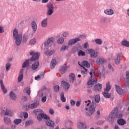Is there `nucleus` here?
I'll list each match as a JSON object with an SVG mask.
<instances>
[{
    "label": "nucleus",
    "mask_w": 129,
    "mask_h": 129,
    "mask_svg": "<svg viewBox=\"0 0 129 129\" xmlns=\"http://www.w3.org/2000/svg\"><path fill=\"white\" fill-rule=\"evenodd\" d=\"M123 115L122 114L118 113V108L116 107L110 113L108 116V120L110 124H113L116 118H120L117 120V123L119 125H124L126 124V121L121 118Z\"/></svg>",
    "instance_id": "1"
},
{
    "label": "nucleus",
    "mask_w": 129,
    "mask_h": 129,
    "mask_svg": "<svg viewBox=\"0 0 129 129\" xmlns=\"http://www.w3.org/2000/svg\"><path fill=\"white\" fill-rule=\"evenodd\" d=\"M30 55L32 56L31 58L27 59L22 64V68H26V67H29L30 65V61L31 62H34L31 66L32 70H37L40 66V61H39V57H40L39 53H35L34 51L30 52Z\"/></svg>",
    "instance_id": "2"
},
{
    "label": "nucleus",
    "mask_w": 129,
    "mask_h": 129,
    "mask_svg": "<svg viewBox=\"0 0 129 129\" xmlns=\"http://www.w3.org/2000/svg\"><path fill=\"white\" fill-rule=\"evenodd\" d=\"M13 34V38L15 40V43L17 46H21V44H22V43H27V41H28V33H25L23 36H22L21 34H19L18 29H14Z\"/></svg>",
    "instance_id": "3"
},
{
    "label": "nucleus",
    "mask_w": 129,
    "mask_h": 129,
    "mask_svg": "<svg viewBox=\"0 0 129 129\" xmlns=\"http://www.w3.org/2000/svg\"><path fill=\"white\" fill-rule=\"evenodd\" d=\"M95 108H96V104L94 103V101H93L91 103L88 111L85 113V115L89 117H91L95 112Z\"/></svg>",
    "instance_id": "4"
},
{
    "label": "nucleus",
    "mask_w": 129,
    "mask_h": 129,
    "mask_svg": "<svg viewBox=\"0 0 129 129\" xmlns=\"http://www.w3.org/2000/svg\"><path fill=\"white\" fill-rule=\"evenodd\" d=\"M40 112L38 114V113ZM43 112V110L41 109H35L33 110V113L35 115H37V120L38 121H42L43 120V118H44V114Z\"/></svg>",
    "instance_id": "5"
},
{
    "label": "nucleus",
    "mask_w": 129,
    "mask_h": 129,
    "mask_svg": "<svg viewBox=\"0 0 129 129\" xmlns=\"http://www.w3.org/2000/svg\"><path fill=\"white\" fill-rule=\"evenodd\" d=\"M110 85L109 83V82H108L106 83V87L104 89V92L102 93V94L105 98H110V96L111 95V94L108 93L109 92V90H110L111 89Z\"/></svg>",
    "instance_id": "6"
},
{
    "label": "nucleus",
    "mask_w": 129,
    "mask_h": 129,
    "mask_svg": "<svg viewBox=\"0 0 129 129\" xmlns=\"http://www.w3.org/2000/svg\"><path fill=\"white\" fill-rule=\"evenodd\" d=\"M47 8V13L46 15L47 16H52L54 14V6H53V3H48L46 5Z\"/></svg>",
    "instance_id": "7"
},
{
    "label": "nucleus",
    "mask_w": 129,
    "mask_h": 129,
    "mask_svg": "<svg viewBox=\"0 0 129 129\" xmlns=\"http://www.w3.org/2000/svg\"><path fill=\"white\" fill-rule=\"evenodd\" d=\"M55 42V38L53 37H50L48 38L46 41L44 42V50H48V48L49 47V45L51 44V43H54Z\"/></svg>",
    "instance_id": "8"
},
{
    "label": "nucleus",
    "mask_w": 129,
    "mask_h": 129,
    "mask_svg": "<svg viewBox=\"0 0 129 129\" xmlns=\"http://www.w3.org/2000/svg\"><path fill=\"white\" fill-rule=\"evenodd\" d=\"M88 52H89V53L90 54L91 58H96V57H97L98 52L95 50L90 48L88 49Z\"/></svg>",
    "instance_id": "9"
},
{
    "label": "nucleus",
    "mask_w": 129,
    "mask_h": 129,
    "mask_svg": "<svg viewBox=\"0 0 129 129\" xmlns=\"http://www.w3.org/2000/svg\"><path fill=\"white\" fill-rule=\"evenodd\" d=\"M81 39L79 38H76L75 39H72L69 40L68 42V45L69 46H72V45H74V44H76L77 42H81Z\"/></svg>",
    "instance_id": "10"
},
{
    "label": "nucleus",
    "mask_w": 129,
    "mask_h": 129,
    "mask_svg": "<svg viewBox=\"0 0 129 129\" xmlns=\"http://www.w3.org/2000/svg\"><path fill=\"white\" fill-rule=\"evenodd\" d=\"M78 64L79 66H80L81 67H82V68H83L84 70H85L86 68H85L84 66H85V67H87V68H89L90 67V64L88 63V61L86 60H84L82 62V65L80 64V63L79 62V61L78 62Z\"/></svg>",
    "instance_id": "11"
},
{
    "label": "nucleus",
    "mask_w": 129,
    "mask_h": 129,
    "mask_svg": "<svg viewBox=\"0 0 129 129\" xmlns=\"http://www.w3.org/2000/svg\"><path fill=\"white\" fill-rule=\"evenodd\" d=\"M124 81L125 82L124 87H129V72H126V77L124 78Z\"/></svg>",
    "instance_id": "12"
},
{
    "label": "nucleus",
    "mask_w": 129,
    "mask_h": 129,
    "mask_svg": "<svg viewBox=\"0 0 129 129\" xmlns=\"http://www.w3.org/2000/svg\"><path fill=\"white\" fill-rule=\"evenodd\" d=\"M0 84H1V89L4 94H7L8 92V89L5 87V85L4 84V82L3 81V80H0Z\"/></svg>",
    "instance_id": "13"
},
{
    "label": "nucleus",
    "mask_w": 129,
    "mask_h": 129,
    "mask_svg": "<svg viewBox=\"0 0 129 129\" xmlns=\"http://www.w3.org/2000/svg\"><path fill=\"white\" fill-rule=\"evenodd\" d=\"M101 89H102V85L101 84H97L94 87V91H101Z\"/></svg>",
    "instance_id": "14"
},
{
    "label": "nucleus",
    "mask_w": 129,
    "mask_h": 129,
    "mask_svg": "<svg viewBox=\"0 0 129 129\" xmlns=\"http://www.w3.org/2000/svg\"><path fill=\"white\" fill-rule=\"evenodd\" d=\"M31 28L33 30V31L34 32V33H35L36 31L38 30V26L37 25V23H36V21H32L31 23Z\"/></svg>",
    "instance_id": "15"
},
{
    "label": "nucleus",
    "mask_w": 129,
    "mask_h": 129,
    "mask_svg": "<svg viewBox=\"0 0 129 129\" xmlns=\"http://www.w3.org/2000/svg\"><path fill=\"white\" fill-rule=\"evenodd\" d=\"M61 84H62L63 88H64L65 90L66 91H68V89H69V88L70 87V84H69V83L65 82L64 81H62L61 82Z\"/></svg>",
    "instance_id": "16"
},
{
    "label": "nucleus",
    "mask_w": 129,
    "mask_h": 129,
    "mask_svg": "<svg viewBox=\"0 0 129 129\" xmlns=\"http://www.w3.org/2000/svg\"><path fill=\"white\" fill-rule=\"evenodd\" d=\"M38 106H39V103L38 102H34L28 105V108L30 109H34V108H37Z\"/></svg>",
    "instance_id": "17"
},
{
    "label": "nucleus",
    "mask_w": 129,
    "mask_h": 129,
    "mask_svg": "<svg viewBox=\"0 0 129 129\" xmlns=\"http://www.w3.org/2000/svg\"><path fill=\"white\" fill-rule=\"evenodd\" d=\"M24 78V69H21L20 71V75L18 77V82H21Z\"/></svg>",
    "instance_id": "18"
},
{
    "label": "nucleus",
    "mask_w": 129,
    "mask_h": 129,
    "mask_svg": "<svg viewBox=\"0 0 129 129\" xmlns=\"http://www.w3.org/2000/svg\"><path fill=\"white\" fill-rule=\"evenodd\" d=\"M45 123L47 126H50V127H53V126H55V122L53 121V120L51 119L47 120L45 121Z\"/></svg>",
    "instance_id": "19"
},
{
    "label": "nucleus",
    "mask_w": 129,
    "mask_h": 129,
    "mask_svg": "<svg viewBox=\"0 0 129 129\" xmlns=\"http://www.w3.org/2000/svg\"><path fill=\"white\" fill-rule=\"evenodd\" d=\"M78 127L80 129H86L87 126L85 123L82 122H79L77 123Z\"/></svg>",
    "instance_id": "20"
},
{
    "label": "nucleus",
    "mask_w": 129,
    "mask_h": 129,
    "mask_svg": "<svg viewBox=\"0 0 129 129\" xmlns=\"http://www.w3.org/2000/svg\"><path fill=\"white\" fill-rule=\"evenodd\" d=\"M115 89L116 92L118 94L121 95L122 94H123V90L119 86L115 85Z\"/></svg>",
    "instance_id": "21"
},
{
    "label": "nucleus",
    "mask_w": 129,
    "mask_h": 129,
    "mask_svg": "<svg viewBox=\"0 0 129 129\" xmlns=\"http://www.w3.org/2000/svg\"><path fill=\"white\" fill-rule=\"evenodd\" d=\"M105 59L103 57H100L97 59L96 63L98 65H101V64H104L105 62Z\"/></svg>",
    "instance_id": "22"
},
{
    "label": "nucleus",
    "mask_w": 129,
    "mask_h": 129,
    "mask_svg": "<svg viewBox=\"0 0 129 129\" xmlns=\"http://www.w3.org/2000/svg\"><path fill=\"white\" fill-rule=\"evenodd\" d=\"M104 14H105V15H108V16H112V15L114 14V11L111 9H106L104 11Z\"/></svg>",
    "instance_id": "23"
},
{
    "label": "nucleus",
    "mask_w": 129,
    "mask_h": 129,
    "mask_svg": "<svg viewBox=\"0 0 129 129\" xmlns=\"http://www.w3.org/2000/svg\"><path fill=\"white\" fill-rule=\"evenodd\" d=\"M41 27L42 28H46L48 26V18L43 19L41 23Z\"/></svg>",
    "instance_id": "24"
},
{
    "label": "nucleus",
    "mask_w": 129,
    "mask_h": 129,
    "mask_svg": "<svg viewBox=\"0 0 129 129\" xmlns=\"http://www.w3.org/2000/svg\"><path fill=\"white\" fill-rule=\"evenodd\" d=\"M121 46H123V47H126V48H129V41L126 40V39H123L121 42Z\"/></svg>",
    "instance_id": "25"
},
{
    "label": "nucleus",
    "mask_w": 129,
    "mask_h": 129,
    "mask_svg": "<svg viewBox=\"0 0 129 129\" xmlns=\"http://www.w3.org/2000/svg\"><path fill=\"white\" fill-rule=\"evenodd\" d=\"M70 83L72 84L74 83V81H75V79H76V77H75V75L73 73H72L70 75Z\"/></svg>",
    "instance_id": "26"
},
{
    "label": "nucleus",
    "mask_w": 129,
    "mask_h": 129,
    "mask_svg": "<svg viewBox=\"0 0 129 129\" xmlns=\"http://www.w3.org/2000/svg\"><path fill=\"white\" fill-rule=\"evenodd\" d=\"M67 69V66L66 64L62 66L60 68V72L61 74H64L65 72H66Z\"/></svg>",
    "instance_id": "27"
},
{
    "label": "nucleus",
    "mask_w": 129,
    "mask_h": 129,
    "mask_svg": "<svg viewBox=\"0 0 129 129\" xmlns=\"http://www.w3.org/2000/svg\"><path fill=\"white\" fill-rule=\"evenodd\" d=\"M45 50H46V49H45ZM54 53H55L54 50L49 51L48 49H47V50L44 52V54L46 55V56H52V55H53Z\"/></svg>",
    "instance_id": "28"
},
{
    "label": "nucleus",
    "mask_w": 129,
    "mask_h": 129,
    "mask_svg": "<svg viewBox=\"0 0 129 129\" xmlns=\"http://www.w3.org/2000/svg\"><path fill=\"white\" fill-rule=\"evenodd\" d=\"M9 95L11 99H12V100H16V99H17V95H16V94L14 93V92L13 91L10 92Z\"/></svg>",
    "instance_id": "29"
},
{
    "label": "nucleus",
    "mask_w": 129,
    "mask_h": 129,
    "mask_svg": "<svg viewBox=\"0 0 129 129\" xmlns=\"http://www.w3.org/2000/svg\"><path fill=\"white\" fill-rule=\"evenodd\" d=\"M57 61L55 59H52L50 62V68L51 69H54L56 66V63Z\"/></svg>",
    "instance_id": "30"
},
{
    "label": "nucleus",
    "mask_w": 129,
    "mask_h": 129,
    "mask_svg": "<svg viewBox=\"0 0 129 129\" xmlns=\"http://www.w3.org/2000/svg\"><path fill=\"white\" fill-rule=\"evenodd\" d=\"M96 82H97V80H96L90 79L87 82V85H93V84H95Z\"/></svg>",
    "instance_id": "31"
},
{
    "label": "nucleus",
    "mask_w": 129,
    "mask_h": 129,
    "mask_svg": "<svg viewBox=\"0 0 129 129\" xmlns=\"http://www.w3.org/2000/svg\"><path fill=\"white\" fill-rule=\"evenodd\" d=\"M5 112L4 113L5 115H9V116H12L13 114V111L11 110H7V108L5 109Z\"/></svg>",
    "instance_id": "32"
},
{
    "label": "nucleus",
    "mask_w": 129,
    "mask_h": 129,
    "mask_svg": "<svg viewBox=\"0 0 129 129\" xmlns=\"http://www.w3.org/2000/svg\"><path fill=\"white\" fill-rule=\"evenodd\" d=\"M4 122L6 123V124H11L12 121L11 119L8 117H5L4 118Z\"/></svg>",
    "instance_id": "33"
},
{
    "label": "nucleus",
    "mask_w": 129,
    "mask_h": 129,
    "mask_svg": "<svg viewBox=\"0 0 129 129\" xmlns=\"http://www.w3.org/2000/svg\"><path fill=\"white\" fill-rule=\"evenodd\" d=\"M60 99L62 102H66V98L64 96V92L61 93Z\"/></svg>",
    "instance_id": "34"
},
{
    "label": "nucleus",
    "mask_w": 129,
    "mask_h": 129,
    "mask_svg": "<svg viewBox=\"0 0 129 129\" xmlns=\"http://www.w3.org/2000/svg\"><path fill=\"white\" fill-rule=\"evenodd\" d=\"M95 101L97 103H99L100 101V96L98 94H97L95 97Z\"/></svg>",
    "instance_id": "35"
},
{
    "label": "nucleus",
    "mask_w": 129,
    "mask_h": 129,
    "mask_svg": "<svg viewBox=\"0 0 129 129\" xmlns=\"http://www.w3.org/2000/svg\"><path fill=\"white\" fill-rule=\"evenodd\" d=\"M101 24H105L106 22H107V17H102L100 21Z\"/></svg>",
    "instance_id": "36"
},
{
    "label": "nucleus",
    "mask_w": 129,
    "mask_h": 129,
    "mask_svg": "<svg viewBox=\"0 0 129 129\" xmlns=\"http://www.w3.org/2000/svg\"><path fill=\"white\" fill-rule=\"evenodd\" d=\"M69 48V46L68 45H63L60 48V51L61 52H64L65 50H67Z\"/></svg>",
    "instance_id": "37"
},
{
    "label": "nucleus",
    "mask_w": 129,
    "mask_h": 129,
    "mask_svg": "<svg viewBox=\"0 0 129 129\" xmlns=\"http://www.w3.org/2000/svg\"><path fill=\"white\" fill-rule=\"evenodd\" d=\"M24 92L27 93L28 95H30L31 94V89L27 87L24 90Z\"/></svg>",
    "instance_id": "38"
},
{
    "label": "nucleus",
    "mask_w": 129,
    "mask_h": 129,
    "mask_svg": "<svg viewBox=\"0 0 129 129\" xmlns=\"http://www.w3.org/2000/svg\"><path fill=\"white\" fill-rule=\"evenodd\" d=\"M95 42L97 45H101L102 44V40L101 39H96Z\"/></svg>",
    "instance_id": "39"
},
{
    "label": "nucleus",
    "mask_w": 129,
    "mask_h": 129,
    "mask_svg": "<svg viewBox=\"0 0 129 129\" xmlns=\"http://www.w3.org/2000/svg\"><path fill=\"white\" fill-rule=\"evenodd\" d=\"M14 122L15 124H16V125L20 124V123H21V122H22V119H15L14 120Z\"/></svg>",
    "instance_id": "40"
},
{
    "label": "nucleus",
    "mask_w": 129,
    "mask_h": 129,
    "mask_svg": "<svg viewBox=\"0 0 129 129\" xmlns=\"http://www.w3.org/2000/svg\"><path fill=\"white\" fill-rule=\"evenodd\" d=\"M11 66H12V64H11L10 62H8L6 64V71H9L10 70V69L11 68Z\"/></svg>",
    "instance_id": "41"
},
{
    "label": "nucleus",
    "mask_w": 129,
    "mask_h": 129,
    "mask_svg": "<svg viewBox=\"0 0 129 129\" xmlns=\"http://www.w3.org/2000/svg\"><path fill=\"white\" fill-rule=\"evenodd\" d=\"M53 89H54L55 92H58V91H59V90L60 89V86H59L58 85H55L53 87Z\"/></svg>",
    "instance_id": "42"
},
{
    "label": "nucleus",
    "mask_w": 129,
    "mask_h": 129,
    "mask_svg": "<svg viewBox=\"0 0 129 129\" xmlns=\"http://www.w3.org/2000/svg\"><path fill=\"white\" fill-rule=\"evenodd\" d=\"M63 42H64V38H63V37L59 38L57 41V43H58V44H62Z\"/></svg>",
    "instance_id": "43"
},
{
    "label": "nucleus",
    "mask_w": 129,
    "mask_h": 129,
    "mask_svg": "<svg viewBox=\"0 0 129 129\" xmlns=\"http://www.w3.org/2000/svg\"><path fill=\"white\" fill-rule=\"evenodd\" d=\"M32 123H33V120H28L25 122V126H28V125H30V124H32Z\"/></svg>",
    "instance_id": "44"
},
{
    "label": "nucleus",
    "mask_w": 129,
    "mask_h": 129,
    "mask_svg": "<svg viewBox=\"0 0 129 129\" xmlns=\"http://www.w3.org/2000/svg\"><path fill=\"white\" fill-rule=\"evenodd\" d=\"M78 55L79 56H85V52L81 50L78 52Z\"/></svg>",
    "instance_id": "45"
},
{
    "label": "nucleus",
    "mask_w": 129,
    "mask_h": 129,
    "mask_svg": "<svg viewBox=\"0 0 129 129\" xmlns=\"http://www.w3.org/2000/svg\"><path fill=\"white\" fill-rule=\"evenodd\" d=\"M36 43V39L33 38L30 41L29 44L30 45H35Z\"/></svg>",
    "instance_id": "46"
},
{
    "label": "nucleus",
    "mask_w": 129,
    "mask_h": 129,
    "mask_svg": "<svg viewBox=\"0 0 129 129\" xmlns=\"http://www.w3.org/2000/svg\"><path fill=\"white\" fill-rule=\"evenodd\" d=\"M92 88V86L87 87V92H88V93H92V90H91Z\"/></svg>",
    "instance_id": "47"
},
{
    "label": "nucleus",
    "mask_w": 129,
    "mask_h": 129,
    "mask_svg": "<svg viewBox=\"0 0 129 129\" xmlns=\"http://www.w3.org/2000/svg\"><path fill=\"white\" fill-rule=\"evenodd\" d=\"M49 113H50V114H51V115H53V114H54V113H55V112L54 111V109H53V108H49Z\"/></svg>",
    "instance_id": "48"
},
{
    "label": "nucleus",
    "mask_w": 129,
    "mask_h": 129,
    "mask_svg": "<svg viewBox=\"0 0 129 129\" xmlns=\"http://www.w3.org/2000/svg\"><path fill=\"white\" fill-rule=\"evenodd\" d=\"M43 118L44 119H46V120H49V119H50V116L46 114H44Z\"/></svg>",
    "instance_id": "49"
},
{
    "label": "nucleus",
    "mask_w": 129,
    "mask_h": 129,
    "mask_svg": "<svg viewBox=\"0 0 129 129\" xmlns=\"http://www.w3.org/2000/svg\"><path fill=\"white\" fill-rule=\"evenodd\" d=\"M38 94L39 97H42L44 95V93H43V90H40L38 92Z\"/></svg>",
    "instance_id": "50"
},
{
    "label": "nucleus",
    "mask_w": 129,
    "mask_h": 129,
    "mask_svg": "<svg viewBox=\"0 0 129 129\" xmlns=\"http://www.w3.org/2000/svg\"><path fill=\"white\" fill-rule=\"evenodd\" d=\"M111 62H109L108 64V68H109V69H110V70H112V71H113V68H112V66H111Z\"/></svg>",
    "instance_id": "51"
},
{
    "label": "nucleus",
    "mask_w": 129,
    "mask_h": 129,
    "mask_svg": "<svg viewBox=\"0 0 129 129\" xmlns=\"http://www.w3.org/2000/svg\"><path fill=\"white\" fill-rule=\"evenodd\" d=\"M76 101L73 100H71L70 101V104L71 105V106H74L75 105V103H76Z\"/></svg>",
    "instance_id": "52"
},
{
    "label": "nucleus",
    "mask_w": 129,
    "mask_h": 129,
    "mask_svg": "<svg viewBox=\"0 0 129 129\" xmlns=\"http://www.w3.org/2000/svg\"><path fill=\"white\" fill-rule=\"evenodd\" d=\"M5 32V29H4V27L0 26V34H3V33Z\"/></svg>",
    "instance_id": "53"
},
{
    "label": "nucleus",
    "mask_w": 129,
    "mask_h": 129,
    "mask_svg": "<svg viewBox=\"0 0 129 129\" xmlns=\"http://www.w3.org/2000/svg\"><path fill=\"white\" fill-rule=\"evenodd\" d=\"M89 47V44H88V42H86L84 44V49H88V47Z\"/></svg>",
    "instance_id": "54"
},
{
    "label": "nucleus",
    "mask_w": 129,
    "mask_h": 129,
    "mask_svg": "<svg viewBox=\"0 0 129 129\" xmlns=\"http://www.w3.org/2000/svg\"><path fill=\"white\" fill-rule=\"evenodd\" d=\"M46 100H47V97L46 96H44L41 99L42 102H46Z\"/></svg>",
    "instance_id": "55"
},
{
    "label": "nucleus",
    "mask_w": 129,
    "mask_h": 129,
    "mask_svg": "<svg viewBox=\"0 0 129 129\" xmlns=\"http://www.w3.org/2000/svg\"><path fill=\"white\" fill-rule=\"evenodd\" d=\"M69 35V33L68 32H64L62 34L63 37H64L65 38L66 37H67V36H68Z\"/></svg>",
    "instance_id": "56"
},
{
    "label": "nucleus",
    "mask_w": 129,
    "mask_h": 129,
    "mask_svg": "<svg viewBox=\"0 0 129 129\" xmlns=\"http://www.w3.org/2000/svg\"><path fill=\"white\" fill-rule=\"evenodd\" d=\"M115 64H116L117 65H118V64H119V63H120V60L117 58L115 59Z\"/></svg>",
    "instance_id": "57"
},
{
    "label": "nucleus",
    "mask_w": 129,
    "mask_h": 129,
    "mask_svg": "<svg viewBox=\"0 0 129 129\" xmlns=\"http://www.w3.org/2000/svg\"><path fill=\"white\" fill-rule=\"evenodd\" d=\"M117 58L119 59V60H121V53H118L117 54Z\"/></svg>",
    "instance_id": "58"
},
{
    "label": "nucleus",
    "mask_w": 129,
    "mask_h": 129,
    "mask_svg": "<svg viewBox=\"0 0 129 129\" xmlns=\"http://www.w3.org/2000/svg\"><path fill=\"white\" fill-rule=\"evenodd\" d=\"M29 116V114H28V112H25L24 115V118H28Z\"/></svg>",
    "instance_id": "59"
},
{
    "label": "nucleus",
    "mask_w": 129,
    "mask_h": 129,
    "mask_svg": "<svg viewBox=\"0 0 129 129\" xmlns=\"http://www.w3.org/2000/svg\"><path fill=\"white\" fill-rule=\"evenodd\" d=\"M81 104V103L79 101H77L76 102V106L77 107H79L80 106V105Z\"/></svg>",
    "instance_id": "60"
},
{
    "label": "nucleus",
    "mask_w": 129,
    "mask_h": 129,
    "mask_svg": "<svg viewBox=\"0 0 129 129\" xmlns=\"http://www.w3.org/2000/svg\"><path fill=\"white\" fill-rule=\"evenodd\" d=\"M81 73L82 75H84V77H85V74H87V73H86L84 71H81Z\"/></svg>",
    "instance_id": "61"
},
{
    "label": "nucleus",
    "mask_w": 129,
    "mask_h": 129,
    "mask_svg": "<svg viewBox=\"0 0 129 129\" xmlns=\"http://www.w3.org/2000/svg\"><path fill=\"white\" fill-rule=\"evenodd\" d=\"M49 2V0H42L41 1L42 4H47Z\"/></svg>",
    "instance_id": "62"
},
{
    "label": "nucleus",
    "mask_w": 129,
    "mask_h": 129,
    "mask_svg": "<svg viewBox=\"0 0 129 129\" xmlns=\"http://www.w3.org/2000/svg\"><path fill=\"white\" fill-rule=\"evenodd\" d=\"M60 121V119L59 118H57L55 121L56 123H58Z\"/></svg>",
    "instance_id": "63"
},
{
    "label": "nucleus",
    "mask_w": 129,
    "mask_h": 129,
    "mask_svg": "<svg viewBox=\"0 0 129 129\" xmlns=\"http://www.w3.org/2000/svg\"><path fill=\"white\" fill-rule=\"evenodd\" d=\"M114 129H119V127H118V125H115Z\"/></svg>",
    "instance_id": "64"
}]
</instances>
